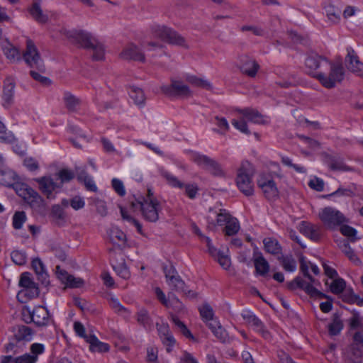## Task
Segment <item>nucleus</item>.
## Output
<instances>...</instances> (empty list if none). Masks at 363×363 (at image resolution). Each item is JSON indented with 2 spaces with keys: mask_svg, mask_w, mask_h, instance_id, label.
<instances>
[{
  "mask_svg": "<svg viewBox=\"0 0 363 363\" xmlns=\"http://www.w3.org/2000/svg\"><path fill=\"white\" fill-rule=\"evenodd\" d=\"M12 332L16 341H30L33 335V330L28 326L17 325L12 328Z\"/></svg>",
  "mask_w": 363,
  "mask_h": 363,
  "instance_id": "a878e982",
  "label": "nucleus"
},
{
  "mask_svg": "<svg viewBox=\"0 0 363 363\" xmlns=\"http://www.w3.org/2000/svg\"><path fill=\"white\" fill-rule=\"evenodd\" d=\"M19 286L23 288L19 292V295H23L29 298H33L37 297L39 294L37 284L33 281L28 272H24L21 275Z\"/></svg>",
  "mask_w": 363,
  "mask_h": 363,
  "instance_id": "ddd939ff",
  "label": "nucleus"
},
{
  "mask_svg": "<svg viewBox=\"0 0 363 363\" xmlns=\"http://www.w3.org/2000/svg\"><path fill=\"white\" fill-rule=\"evenodd\" d=\"M193 160L198 165L203 167L215 176L223 175V171L222 170L220 164L206 155L195 154L193 157Z\"/></svg>",
  "mask_w": 363,
  "mask_h": 363,
  "instance_id": "dca6fc26",
  "label": "nucleus"
},
{
  "mask_svg": "<svg viewBox=\"0 0 363 363\" xmlns=\"http://www.w3.org/2000/svg\"><path fill=\"white\" fill-rule=\"evenodd\" d=\"M163 177L167 179L169 184L174 187L183 188L185 187V193L190 199H194L198 191V188L194 184L184 185L179 181L177 177L169 172H164Z\"/></svg>",
  "mask_w": 363,
  "mask_h": 363,
  "instance_id": "b1692460",
  "label": "nucleus"
},
{
  "mask_svg": "<svg viewBox=\"0 0 363 363\" xmlns=\"http://www.w3.org/2000/svg\"><path fill=\"white\" fill-rule=\"evenodd\" d=\"M254 174L252 164L247 161L242 162L238 169L236 184L240 191L247 196L253 194L252 177Z\"/></svg>",
  "mask_w": 363,
  "mask_h": 363,
  "instance_id": "7ed1b4c3",
  "label": "nucleus"
},
{
  "mask_svg": "<svg viewBox=\"0 0 363 363\" xmlns=\"http://www.w3.org/2000/svg\"><path fill=\"white\" fill-rule=\"evenodd\" d=\"M343 328V324L338 315H334L332 323L328 325V330L330 334L332 335H336Z\"/></svg>",
  "mask_w": 363,
  "mask_h": 363,
  "instance_id": "8fccbe9b",
  "label": "nucleus"
},
{
  "mask_svg": "<svg viewBox=\"0 0 363 363\" xmlns=\"http://www.w3.org/2000/svg\"><path fill=\"white\" fill-rule=\"evenodd\" d=\"M110 306L117 313L123 314L126 313L128 315H130L128 309L123 306L117 298H111L110 299Z\"/></svg>",
  "mask_w": 363,
  "mask_h": 363,
  "instance_id": "bf43d9fd",
  "label": "nucleus"
},
{
  "mask_svg": "<svg viewBox=\"0 0 363 363\" xmlns=\"http://www.w3.org/2000/svg\"><path fill=\"white\" fill-rule=\"evenodd\" d=\"M346 286L344 279L341 278L335 279L330 284V290L333 294H338L343 291Z\"/></svg>",
  "mask_w": 363,
  "mask_h": 363,
  "instance_id": "864d4df0",
  "label": "nucleus"
},
{
  "mask_svg": "<svg viewBox=\"0 0 363 363\" xmlns=\"http://www.w3.org/2000/svg\"><path fill=\"white\" fill-rule=\"evenodd\" d=\"M156 328L163 345L166 347L167 351L170 352L176 343V340L170 332L169 325L164 323H157Z\"/></svg>",
  "mask_w": 363,
  "mask_h": 363,
  "instance_id": "4be33fe9",
  "label": "nucleus"
},
{
  "mask_svg": "<svg viewBox=\"0 0 363 363\" xmlns=\"http://www.w3.org/2000/svg\"><path fill=\"white\" fill-rule=\"evenodd\" d=\"M319 218L325 227L333 229L345 221V217L338 210L332 207H325L319 213Z\"/></svg>",
  "mask_w": 363,
  "mask_h": 363,
  "instance_id": "9d476101",
  "label": "nucleus"
},
{
  "mask_svg": "<svg viewBox=\"0 0 363 363\" xmlns=\"http://www.w3.org/2000/svg\"><path fill=\"white\" fill-rule=\"evenodd\" d=\"M22 318L26 323H34L37 326L48 325L50 321V316L47 308L38 306L30 309L28 306L22 310Z\"/></svg>",
  "mask_w": 363,
  "mask_h": 363,
  "instance_id": "39448f33",
  "label": "nucleus"
},
{
  "mask_svg": "<svg viewBox=\"0 0 363 363\" xmlns=\"http://www.w3.org/2000/svg\"><path fill=\"white\" fill-rule=\"evenodd\" d=\"M51 216L60 225L65 218L63 208L60 205H54L52 207Z\"/></svg>",
  "mask_w": 363,
  "mask_h": 363,
  "instance_id": "09e8293b",
  "label": "nucleus"
},
{
  "mask_svg": "<svg viewBox=\"0 0 363 363\" xmlns=\"http://www.w3.org/2000/svg\"><path fill=\"white\" fill-rule=\"evenodd\" d=\"M163 93L169 96H176L180 97H190L192 92L189 87L182 81L173 79L169 85L162 86L161 88Z\"/></svg>",
  "mask_w": 363,
  "mask_h": 363,
  "instance_id": "9b49d317",
  "label": "nucleus"
},
{
  "mask_svg": "<svg viewBox=\"0 0 363 363\" xmlns=\"http://www.w3.org/2000/svg\"><path fill=\"white\" fill-rule=\"evenodd\" d=\"M16 81L13 77L8 76L3 83L2 91V106L8 108L12 106L14 102Z\"/></svg>",
  "mask_w": 363,
  "mask_h": 363,
  "instance_id": "2eb2a0df",
  "label": "nucleus"
},
{
  "mask_svg": "<svg viewBox=\"0 0 363 363\" xmlns=\"http://www.w3.org/2000/svg\"><path fill=\"white\" fill-rule=\"evenodd\" d=\"M112 186L115 191L121 196H123L125 194V189L122 181L118 179H112Z\"/></svg>",
  "mask_w": 363,
  "mask_h": 363,
  "instance_id": "338daca9",
  "label": "nucleus"
},
{
  "mask_svg": "<svg viewBox=\"0 0 363 363\" xmlns=\"http://www.w3.org/2000/svg\"><path fill=\"white\" fill-rule=\"evenodd\" d=\"M60 33L66 36L74 43L79 45L81 47L89 49L94 46L96 40L89 32L83 30H67L62 28Z\"/></svg>",
  "mask_w": 363,
  "mask_h": 363,
  "instance_id": "6e6552de",
  "label": "nucleus"
},
{
  "mask_svg": "<svg viewBox=\"0 0 363 363\" xmlns=\"http://www.w3.org/2000/svg\"><path fill=\"white\" fill-rule=\"evenodd\" d=\"M354 195L353 191L350 189L339 188L335 191L326 196L328 198H333L335 196H347L352 197Z\"/></svg>",
  "mask_w": 363,
  "mask_h": 363,
  "instance_id": "e2e57ef3",
  "label": "nucleus"
},
{
  "mask_svg": "<svg viewBox=\"0 0 363 363\" xmlns=\"http://www.w3.org/2000/svg\"><path fill=\"white\" fill-rule=\"evenodd\" d=\"M338 246L342 252L349 258L350 261L354 262L355 264H360V260L354 253V250L350 247L348 242L345 240L340 241L338 243Z\"/></svg>",
  "mask_w": 363,
  "mask_h": 363,
  "instance_id": "4c0bfd02",
  "label": "nucleus"
},
{
  "mask_svg": "<svg viewBox=\"0 0 363 363\" xmlns=\"http://www.w3.org/2000/svg\"><path fill=\"white\" fill-rule=\"evenodd\" d=\"M120 56L125 60H134L142 62L145 61V56L143 52L133 43L126 45L121 52Z\"/></svg>",
  "mask_w": 363,
  "mask_h": 363,
  "instance_id": "5701e85b",
  "label": "nucleus"
},
{
  "mask_svg": "<svg viewBox=\"0 0 363 363\" xmlns=\"http://www.w3.org/2000/svg\"><path fill=\"white\" fill-rule=\"evenodd\" d=\"M129 95L133 99L135 104L137 105L143 104L145 101V95L143 90L140 88L132 86L129 91Z\"/></svg>",
  "mask_w": 363,
  "mask_h": 363,
  "instance_id": "49530a36",
  "label": "nucleus"
},
{
  "mask_svg": "<svg viewBox=\"0 0 363 363\" xmlns=\"http://www.w3.org/2000/svg\"><path fill=\"white\" fill-rule=\"evenodd\" d=\"M298 230L301 233L315 242L318 241L321 237V228L306 221L299 224Z\"/></svg>",
  "mask_w": 363,
  "mask_h": 363,
  "instance_id": "393cba45",
  "label": "nucleus"
},
{
  "mask_svg": "<svg viewBox=\"0 0 363 363\" xmlns=\"http://www.w3.org/2000/svg\"><path fill=\"white\" fill-rule=\"evenodd\" d=\"M108 235L111 242L114 244L122 245L126 242L125 234L117 227H112L109 230Z\"/></svg>",
  "mask_w": 363,
  "mask_h": 363,
  "instance_id": "c9c22d12",
  "label": "nucleus"
},
{
  "mask_svg": "<svg viewBox=\"0 0 363 363\" xmlns=\"http://www.w3.org/2000/svg\"><path fill=\"white\" fill-rule=\"evenodd\" d=\"M132 206L133 208H140L145 220L155 223L159 220L162 208L157 200H144V201L137 200L136 202H132Z\"/></svg>",
  "mask_w": 363,
  "mask_h": 363,
  "instance_id": "0eeeda50",
  "label": "nucleus"
},
{
  "mask_svg": "<svg viewBox=\"0 0 363 363\" xmlns=\"http://www.w3.org/2000/svg\"><path fill=\"white\" fill-rule=\"evenodd\" d=\"M215 258L217 259L218 262L220 264V265L224 269H228L230 267V257L225 255L223 252H220L218 255H217Z\"/></svg>",
  "mask_w": 363,
  "mask_h": 363,
  "instance_id": "680f3d73",
  "label": "nucleus"
},
{
  "mask_svg": "<svg viewBox=\"0 0 363 363\" xmlns=\"http://www.w3.org/2000/svg\"><path fill=\"white\" fill-rule=\"evenodd\" d=\"M210 214L207 216L208 228H212L216 225H225L231 215L225 209H219V211L209 210Z\"/></svg>",
  "mask_w": 363,
  "mask_h": 363,
  "instance_id": "6ab92c4d",
  "label": "nucleus"
},
{
  "mask_svg": "<svg viewBox=\"0 0 363 363\" xmlns=\"http://www.w3.org/2000/svg\"><path fill=\"white\" fill-rule=\"evenodd\" d=\"M306 65L307 67L312 70L317 69L321 67V65H328L329 62L325 57H323L317 54H311L306 59Z\"/></svg>",
  "mask_w": 363,
  "mask_h": 363,
  "instance_id": "7c9ffc66",
  "label": "nucleus"
},
{
  "mask_svg": "<svg viewBox=\"0 0 363 363\" xmlns=\"http://www.w3.org/2000/svg\"><path fill=\"white\" fill-rule=\"evenodd\" d=\"M254 264L257 274L261 276L266 275L269 271V264L262 254H259L254 259Z\"/></svg>",
  "mask_w": 363,
  "mask_h": 363,
  "instance_id": "72a5a7b5",
  "label": "nucleus"
},
{
  "mask_svg": "<svg viewBox=\"0 0 363 363\" xmlns=\"http://www.w3.org/2000/svg\"><path fill=\"white\" fill-rule=\"evenodd\" d=\"M158 350L156 347H150L147 349V361L149 363H157Z\"/></svg>",
  "mask_w": 363,
  "mask_h": 363,
  "instance_id": "774afa93",
  "label": "nucleus"
},
{
  "mask_svg": "<svg viewBox=\"0 0 363 363\" xmlns=\"http://www.w3.org/2000/svg\"><path fill=\"white\" fill-rule=\"evenodd\" d=\"M57 274L58 278L66 284L72 288H79L84 284V281L81 278H77L72 275H69L67 272L60 269L59 266H57Z\"/></svg>",
  "mask_w": 363,
  "mask_h": 363,
  "instance_id": "cd10ccee",
  "label": "nucleus"
},
{
  "mask_svg": "<svg viewBox=\"0 0 363 363\" xmlns=\"http://www.w3.org/2000/svg\"><path fill=\"white\" fill-rule=\"evenodd\" d=\"M89 49H92L94 54L92 59L96 61L102 60L104 57V45L97 40L94 43V46L90 47Z\"/></svg>",
  "mask_w": 363,
  "mask_h": 363,
  "instance_id": "603ef678",
  "label": "nucleus"
},
{
  "mask_svg": "<svg viewBox=\"0 0 363 363\" xmlns=\"http://www.w3.org/2000/svg\"><path fill=\"white\" fill-rule=\"evenodd\" d=\"M136 320L144 328L150 329L152 328V321L148 311L145 308H141L138 310L136 313Z\"/></svg>",
  "mask_w": 363,
  "mask_h": 363,
  "instance_id": "f704fd0d",
  "label": "nucleus"
},
{
  "mask_svg": "<svg viewBox=\"0 0 363 363\" xmlns=\"http://www.w3.org/2000/svg\"><path fill=\"white\" fill-rule=\"evenodd\" d=\"M239 63L240 71L250 77H254L259 69V65L256 60L247 55L240 56Z\"/></svg>",
  "mask_w": 363,
  "mask_h": 363,
  "instance_id": "412c9836",
  "label": "nucleus"
},
{
  "mask_svg": "<svg viewBox=\"0 0 363 363\" xmlns=\"http://www.w3.org/2000/svg\"><path fill=\"white\" fill-rule=\"evenodd\" d=\"M172 320L178 328L180 332L187 338L194 340V337L190 330L186 328V325L182 322L177 316L172 315Z\"/></svg>",
  "mask_w": 363,
  "mask_h": 363,
  "instance_id": "3c124183",
  "label": "nucleus"
},
{
  "mask_svg": "<svg viewBox=\"0 0 363 363\" xmlns=\"http://www.w3.org/2000/svg\"><path fill=\"white\" fill-rule=\"evenodd\" d=\"M86 342L89 344V349L92 352H107L109 350V345L102 342L94 335H90Z\"/></svg>",
  "mask_w": 363,
  "mask_h": 363,
  "instance_id": "473e14b6",
  "label": "nucleus"
},
{
  "mask_svg": "<svg viewBox=\"0 0 363 363\" xmlns=\"http://www.w3.org/2000/svg\"><path fill=\"white\" fill-rule=\"evenodd\" d=\"M328 167L333 171L352 172L354 169L345 164L341 157H333L328 161Z\"/></svg>",
  "mask_w": 363,
  "mask_h": 363,
  "instance_id": "2f4dec72",
  "label": "nucleus"
},
{
  "mask_svg": "<svg viewBox=\"0 0 363 363\" xmlns=\"http://www.w3.org/2000/svg\"><path fill=\"white\" fill-rule=\"evenodd\" d=\"M32 267L37 275L38 280L40 281L43 285L47 286L49 284V276L43 262L39 258L33 259L32 261Z\"/></svg>",
  "mask_w": 363,
  "mask_h": 363,
  "instance_id": "c85d7f7f",
  "label": "nucleus"
},
{
  "mask_svg": "<svg viewBox=\"0 0 363 363\" xmlns=\"http://www.w3.org/2000/svg\"><path fill=\"white\" fill-rule=\"evenodd\" d=\"M347 52L345 63L347 69L359 76H363V63L360 62L354 50L352 48H347Z\"/></svg>",
  "mask_w": 363,
  "mask_h": 363,
  "instance_id": "aec40b11",
  "label": "nucleus"
},
{
  "mask_svg": "<svg viewBox=\"0 0 363 363\" xmlns=\"http://www.w3.org/2000/svg\"><path fill=\"white\" fill-rule=\"evenodd\" d=\"M26 220V216L23 211L16 212L13 217V226L15 229H21Z\"/></svg>",
  "mask_w": 363,
  "mask_h": 363,
  "instance_id": "5fc2aeb1",
  "label": "nucleus"
},
{
  "mask_svg": "<svg viewBox=\"0 0 363 363\" xmlns=\"http://www.w3.org/2000/svg\"><path fill=\"white\" fill-rule=\"evenodd\" d=\"M296 282L298 288L303 289L311 297L325 298L329 299V296L315 289L313 286L312 282L308 283L298 277H296Z\"/></svg>",
  "mask_w": 363,
  "mask_h": 363,
  "instance_id": "bb28decb",
  "label": "nucleus"
},
{
  "mask_svg": "<svg viewBox=\"0 0 363 363\" xmlns=\"http://www.w3.org/2000/svg\"><path fill=\"white\" fill-rule=\"evenodd\" d=\"M63 100L66 108L69 111H76L81 103V100L79 98L68 91L64 93Z\"/></svg>",
  "mask_w": 363,
  "mask_h": 363,
  "instance_id": "e433bc0d",
  "label": "nucleus"
},
{
  "mask_svg": "<svg viewBox=\"0 0 363 363\" xmlns=\"http://www.w3.org/2000/svg\"><path fill=\"white\" fill-rule=\"evenodd\" d=\"M12 261L18 265H23L26 262V255L24 252L14 250L11 254Z\"/></svg>",
  "mask_w": 363,
  "mask_h": 363,
  "instance_id": "4d7b16f0",
  "label": "nucleus"
},
{
  "mask_svg": "<svg viewBox=\"0 0 363 363\" xmlns=\"http://www.w3.org/2000/svg\"><path fill=\"white\" fill-rule=\"evenodd\" d=\"M17 175L4 164L0 167V184L6 186H13L17 194L21 196L31 207H40L43 199L32 188L25 184H17Z\"/></svg>",
  "mask_w": 363,
  "mask_h": 363,
  "instance_id": "f257e3e1",
  "label": "nucleus"
},
{
  "mask_svg": "<svg viewBox=\"0 0 363 363\" xmlns=\"http://www.w3.org/2000/svg\"><path fill=\"white\" fill-rule=\"evenodd\" d=\"M4 54L6 58L11 62H15L21 60V52L20 51L9 43H7L3 48Z\"/></svg>",
  "mask_w": 363,
  "mask_h": 363,
  "instance_id": "58836bf2",
  "label": "nucleus"
},
{
  "mask_svg": "<svg viewBox=\"0 0 363 363\" xmlns=\"http://www.w3.org/2000/svg\"><path fill=\"white\" fill-rule=\"evenodd\" d=\"M278 259L285 271L292 272L296 270V262L292 255H281L278 257Z\"/></svg>",
  "mask_w": 363,
  "mask_h": 363,
  "instance_id": "ea45409f",
  "label": "nucleus"
},
{
  "mask_svg": "<svg viewBox=\"0 0 363 363\" xmlns=\"http://www.w3.org/2000/svg\"><path fill=\"white\" fill-rule=\"evenodd\" d=\"M28 11L33 18L39 23L45 24L49 20L48 16L43 12L39 2H33Z\"/></svg>",
  "mask_w": 363,
  "mask_h": 363,
  "instance_id": "c756f323",
  "label": "nucleus"
},
{
  "mask_svg": "<svg viewBox=\"0 0 363 363\" xmlns=\"http://www.w3.org/2000/svg\"><path fill=\"white\" fill-rule=\"evenodd\" d=\"M163 272L164 273L168 285L172 289L178 292L186 294L184 281L177 274V271L172 266L164 265Z\"/></svg>",
  "mask_w": 363,
  "mask_h": 363,
  "instance_id": "f8f14e48",
  "label": "nucleus"
},
{
  "mask_svg": "<svg viewBox=\"0 0 363 363\" xmlns=\"http://www.w3.org/2000/svg\"><path fill=\"white\" fill-rule=\"evenodd\" d=\"M200 314L204 321L214 317L213 308L208 303H204L199 308Z\"/></svg>",
  "mask_w": 363,
  "mask_h": 363,
  "instance_id": "13d9d810",
  "label": "nucleus"
},
{
  "mask_svg": "<svg viewBox=\"0 0 363 363\" xmlns=\"http://www.w3.org/2000/svg\"><path fill=\"white\" fill-rule=\"evenodd\" d=\"M258 186L262 190L265 197L274 199L279 196V191L275 182L265 175H260L257 180Z\"/></svg>",
  "mask_w": 363,
  "mask_h": 363,
  "instance_id": "f3484780",
  "label": "nucleus"
},
{
  "mask_svg": "<svg viewBox=\"0 0 363 363\" xmlns=\"http://www.w3.org/2000/svg\"><path fill=\"white\" fill-rule=\"evenodd\" d=\"M326 16L329 21L333 23L339 22L340 20L341 11L332 4L325 6Z\"/></svg>",
  "mask_w": 363,
  "mask_h": 363,
  "instance_id": "79ce46f5",
  "label": "nucleus"
},
{
  "mask_svg": "<svg viewBox=\"0 0 363 363\" xmlns=\"http://www.w3.org/2000/svg\"><path fill=\"white\" fill-rule=\"evenodd\" d=\"M281 162L287 167L294 168L297 172L305 173L306 172V169L303 167L294 164L291 160L288 157H282Z\"/></svg>",
  "mask_w": 363,
  "mask_h": 363,
  "instance_id": "69168bd1",
  "label": "nucleus"
},
{
  "mask_svg": "<svg viewBox=\"0 0 363 363\" xmlns=\"http://www.w3.org/2000/svg\"><path fill=\"white\" fill-rule=\"evenodd\" d=\"M241 315L246 323L252 328L255 331L260 333L264 338L267 340L271 338V335L265 328L264 323L252 312L245 311L242 313Z\"/></svg>",
  "mask_w": 363,
  "mask_h": 363,
  "instance_id": "4468645a",
  "label": "nucleus"
},
{
  "mask_svg": "<svg viewBox=\"0 0 363 363\" xmlns=\"http://www.w3.org/2000/svg\"><path fill=\"white\" fill-rule=\"evenodd\" d=\"M240 229V224L237 218L231 216L225 225L224 231L226 235L231 236L236 234Z\"/></svg>",
  "mask_w": 363,
  "mask_h": 363,
  "instance_id": "c03bdc74",
  "label": "nucleus"
},
{
  "mask_svg": "<svg viewBox=\"0 0 363 363\" xmlns=\"http://www.w3.org/2000/svg\"><path fill=\"white\" fill-rule=\"evenodd\" d=\"M36 181L39 184L40 190L48 199H55L54 193H57L58 189L61 188V185L50 177H41L37 179Z\"/></svg>",
  "mask_w": 363,
  "mask_h": 363,
  "instance_id": "a211bd4d",
  "label": "nucleus"
},
{
  "mask_svg": "<svg viewBox=\"0 0 363 363\" xmlns=\"http://www.w3.org/2000/svg\"><path fill=\"white\" fill-rule=\"evenodd\" d=\"M265 250L272 255H279L281 252V247L279 242L275 239L265 238L263 240Z\"/></svg>",
  "mask_w": 363,
  "mask_h": 363,
  "instance_id": "a19ab883",
  "label": "nucleus"
},
{
  "mask_svg": "<svg viewBox=\"0 0 363 363\" xmlns=\"http://www.w3.org/2000/svg\"><path fill=\"white\" fill-rule=\"evenodd\" d=\"M236 111L241 115V118L239 120L233 119L231 123L236 129L245 134H250L246 120L257 124H267L269 123L267 117L262 115L256 109L245 108L243 109H237Z\"/></svg>",
  "mask_w": 363,
  "mask_h": 363,
  "instance_id": "f03ea898",
  "label": "nucleus"
},
{
  "mask_svg": "<svg viewBox=\"0 0 363 363\" xmlns=\"http://www.w3.org/2000/svg\"><path fill=\"white\" fill-rule=\"evenodd\" d=\"M212 333L220 342L224 343L230 342L226 330L221 325L215 329Z\"/></svg>",
  "mask_w": 363,
  "mask_h": 363,
  "instance_id": "052dcab7",
  "label": "nucleus"
},
{
  "mask_svg": "<svg viewBox=\"0 0 363 363\" xmlns=\"http://www.w3.org/2000/svg\"><path fill=\"white\" fill-rule=\"evenodd\" d=\"M155 38L169 44L188 48L185 38L175 30L164 25L154 24L150 28Z\"/></svg>",
  "mask_w": 363,
  "mask_h": 363,
  "instance_id": "20e7f679",
  "label": "nucleus"
},
{
  "mask_svg": "<svg viewBox=\"0 0 363 363\" xmlns=\"http://www.w3.org/2000/svg\"><path fill=\"white\" fill-rule=\"evenodd\" d=\"M37 361L38 357L30 353H26L15 358V363H35Z\"/></svg>",
  "mask_w": 363,
  "mask_h": 363,
  "instance_id": "0e129e2a",
  "label": "nucleus"
},
{
  "mask_svg": "<svg viewBox=\"0 0 363 363\" xmlns=\"http://www.w3.org/2000/svg\"><path fill=\"white\" fill-rule=\"evenodd\" d=\"M185 79L187 82L195 86L202 87L206 89H211V84L207 80L198 78L194 75H186Z\"/></svg>",
  "mask_w": 363,
  "mask_h": 363,
  "instance_id": "a18cd8bd",
  "label": "nucleus"
},
{
  "mask_svg": "<svg viewBox=\"0 0 363 363\" xmlns=\"http://www.w3.org/2000/svg\"><path fill=\"white\" fill-rule=\"evenodd\" d=\"M325 67H330V73L326 74L323 72H318L316 77L320 83L326 88L330 89L335 86L337 82H340L345 75L344 69L341 64H333L329 62Z\"/></svg>",
  "mask_w": 363,
  "mask_h": 363,
  "instance_id": "423d86ee",
  "label": "nucleus"
},
{
  "mask_svg": "<svg viewBox=\"0 0 363 363\" xmlns=\"http://www.w3.org/2000/svg\"><path fill=\"white\" fill-rule=\"evenodd\" d=\"M23 58L30 67L36 68L40 72H45V67L43 62L36 46L30 39H28L26 41V50L23 54Z\"/></svg>",
  "mask_w": 363,
  "mask_h": 363,
  "instance_id": "1a4fd4ad",
  "label": "nucleus"
},
{
  "mask_svg": "<svg viewBox=\"0 0 363 363\" xmlns=\"http://www.w3.org/2000/svg\"><path fill=\"white\" fill-rule=\"evenodd\" d=\"M112 267L117 274L121 278L126 279L130 277V272L128 269L124 260L122 259L121 262H114L112 261Z\"/></svg>",
  "mask_w": 363,
  "mask_h": 363,
  "instance_id": "37998d69",
  "label": "nucleus"
},
{
  "mask_svg": "<svg viewBox=\"0 0 363 363\" xmlns=\"http://www.w3.org/2000/svg\"><path fill=\"white\" fill-rule=\"evenodd\" d=\"M57 179L60 180L58 184L62 186L63 183L68 182L74 178V173L70 170L63 169L57 173Z\"/></svg>",
  "mask_w": 363,
  "mask_h": 363,
  "instance_id": "6e6d98bb",
  "label": "nucleus"
},
{
  "mask_svg": "<svg viewBox=\"0 0 363 363\" xmlns=\"http://www.w3.org/2000/svg\"><path fill=\"white\" fill-rule=\"evenodd\" d=\"M15 140L13 134L7 131L6 125L0 121V142L11 143Z\"/></svg>",
  "mask_w": 363,
  "mask_h": 363,
  "instance_id": "de8ad7c7",
  "label": "nucleus"
}]
</instances>
